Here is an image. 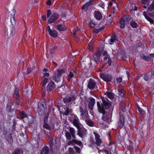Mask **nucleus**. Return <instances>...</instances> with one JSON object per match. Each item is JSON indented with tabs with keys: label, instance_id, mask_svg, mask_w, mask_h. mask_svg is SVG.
Instances as JSON below:
<instances>
[{
	"label": "nucleus",
	"instance_id": "338daca9",
	"mask_svg": "<svg viewBox=\"0 0 154 154\" xmlns=\"http://www.w3.org/2000/svg\"><path fill=\"white\" fill-rule=\"evenodd\" d=\"M137 7L136 6H135L134 8H131L130 10L131 12V13H132L133 12V11H136L137 10Z\"/></svg>",
	"mask_w": 154,
	"mask_h": 154
},
{
	"label": "nucleus",
	"instance_id": "393cba45",
	"mask_svg": "<svg viewBox=\"0 0 154 154\" xmlns=\"http://www.w3.org/2000/svg\"><path fill=\"white\" fill-rule=\"evenodd\" d=\"M88 25L90 28H96L100 26L99 24H96L93 20H91L88 23Z\"/></svg>",
	"mask_w": 154,
	"mask_h": 154
},
{
	"label": "nucleus",
	"instance_id": "774afa93",
	"mask_svg": "<svg viewBox=\"0 0 154 154\" xmlns=\"http://www.w3.org/2000/svg\"><path fill=\"white\" fill-rule=\"evenodd\" d=\"M80 98L82 100H84L86 99L85 96L84 95H80Z\"/></svg>",
	"mask_w": 154,
	"mask_h": 154
},
{
	"label": "nucleus",
	"instance_id": "c85d7f7f",
	"mask_svg": "<svg viewBox=\"0 0 154 154\" xmlns=\"http://www.w3.org/2000/svg\"><path fill=\"white\" fill-rule=\"evenodd\" d=\"M5 138L9 143L11 144L13 142V140L11 134H10Z\"/></svg>",
	"mask_w": 154,
	"mask_h": 154
},
{
	"label": "nucleus",
	"instance_id": "f3484780",
	"mask_svg": "<svg viewBox=\"0 0 154 154\" xmlns=\"http://www.w3.org/2000/svg\"><path fill=\"white\" fill-rule=\"evenodd\" d=\"M76 99V98L74 95H72L70 97H66L64 98L63 99V101L64 103H66L70 102L72 100H74Z\"/></svg>",
	"mask_w": 154,
	"mask_h": 154
},
{
	"label": "nucleus",
	"instance_id": "aec40b11",
	"mask_svg": "<svg viewBox=\"0 0 154 154\" xmlns=\"http://www.w3.org/2000/svg\"><path fill=\"white\" fill-rule=\"evenodd\" d=\"M119 26L121 29H124L125 26V15H124L123 17L120 18L119 21Z\"/></svg>",
	"mask_w": 154,
	"mask_h": 154
},
{
	"label": "nucleus",
	"instance_id": "2eb2a0df",
	"mask_svg": "<svg viewBox=\"0 0 154 154\" xmlns=\"http://www.w3.org/2000/svg\"><path fill=\"white\" fill-rule=\"evenodd\" d=\"M94 0H90L84 4L82 7V9L84 12L86 11L88 9L89 7L92 5Z\"/></svg>",
	"mask_w": 154,
	"mask_h": 154
},
{
	"label": "nucleus",
	"instance_id": "0e129e2a",
	"mask_svg": "<svg viewBox=\"0 0 154 154\" xmlns=\"http://www.w3.org/2000/svg\"><path fill=\"white\" fill-rule=\"evenodd\" d=\"M94 105L91 104H88V108L90 110H92L93 109V107Z\"/></svg>",
	"mask_w": 154,
	"mask_h": 154
},
{
	"label": "nucleus",
	"instance_id": "de8ad7c7",
	"mask_svg": "<svg viewBox=\"0 0 154 154\" xmlns=\"http://www.w3.org/2000/svg\"><path fill=\"white\" fill-rule=\"evenodd\" d=\"M48 79L47 78H45L43 81L42 85L43 87H45L46 85L48 82Z\"/></svg>",
	"mask_w": 154,
	"mask_h": 154
},
{
	"label": "nucleus",
	"instance_id": "0eeeda50",
	"mask_svg": "<svg viewBox=\"0 0 154 154\" xmlns=\"http://www.w3.org/2000/svg\"><path fill=\"white\" fill-rule=\"evenodd\" d=\"M113 110V109H110L109 110H108V111L106 112L107 113L106 115L105 114L102 116L103 120L106 122H111Z\"/></svg>",
	"mask_w": 154,
	"mask_h": 154
},
{
	"label": "nucleus",
	"instance_id": "a211bd4d",
	"mask_svg": "<svg viewBox=\"0 0 154 154\" xmlns=\"http://www.w3.org/2000/svg\"><path fill=\"white\" fill-rule=\"evenodd\" d=\"M76 75V73L75 72L74 70L73 69H71L68 75L67 80L68 82L71 81V79L74 77L75 75Z\"/></svg>",
	"mask_w": 154,
	"mask_h": 154
},
{
	"label": "nucleus",
	"instance_id": "f03ea898",
	"mask_svg": "<svg viewBox=\"0 0 154 154\" xmlns=\"http://www.w3.org/2000/svg\"><path fill=\"white\" fill-rule=\"evenodd\" d=\"M81 105L79 108V111L80 113V119L84 120L88 117L87 105L86 103H85L83 101L81 102Z\"/></svg>",
	"mask_w": 154,
	"mask_h": 154
},
{
	"label": "nucleus",
	"instance_id": "7c9ffc66",
	"mask_svg": "<svg viewBox=\"0 0 154 154\" xmlns=\"http://www.w3.org/2000/svg\"><path fill=\"white\" fill-rule=\"evenodd\" d=\"M105 28V26L100 27L98 29H95L93 30V32L94 33L97 34L103 30Z\"/></svg>",
	"mask_w": 154,
	"mask_h": 154
},
{
	"label": "nucleus",
	"instance_id": "4be33fe9",
	"mask_svg": "<svg viewBox=\"0 0 154 154\" xmlns=\"http://www.w3.org/2000/svg\"><path fill=\"white\" fill-rule=\"evenodd\" d=\"M56 28L60 31H65L67 30V27L65 25L58 24L56 26Z\"/></svg>",
	"mask_w": 154,
	"mask_h": 154
},
{
	"label": "nucleus",
	"instance_id": "58836bf2",
	"mask_svg": "<svg viewBox=\"0 0 154 154\" xmlns=\"http://www.w3.org/2000/svg\"><path fill=\"white\" fill-rule=\"evenodd\" d=\"M13 97L14 98V102L18 104L20 102L19 99V95H14L13 96Z\"/></svg>",
	"mask_w": 154,
	"mask_h": 154
},
{
	"label": "nucleus",
	"instance_id": "13d9d810",
	"mask_svg": "<svg viewBox=\"0 0 154 154\" xmlns=\"http://www.w3.org/2000/svg\"><path fill=\"white\" fill-rule=\"evenodd\" d=\"M69 154H74L75 152L72 148L70 147L69 149Z\"/></svg>",
	"mask_w": 154,
	"mask_h": 154
},
{
	"label": "nucleus",
	"instance_id": "72a5a7b5",
	"mask_svg": "<svg viewBox=\"0 0 154 154\" xmlns=\"http://www.w3.org/2000/svg\"><path fill=\"white\" fill-rule=\"evenodd\" d=\"M57 48V46H55L52 47L50 51V55H53L54 54L55 52V51Z\"/></svg>",
	"mask_w": 154,
	"mask_h": 154
},
{
	"label": "nucleus",
	"instance_id": "1a4fd4ad",
	"mask_svg": "<svg viewBox=\"0 0 154 154\" xmlns=\"http://www.w3.org/2000/svg\"><path fill=\"white\" fill-rule=\"evenodd\" d=\"M96 87H97L95 81L92 79H89L88 84L87 87L90 90H92L95 88Z\"/></svg>",
	"mask_w": 154,
	"mask_h": 154
},
{
	"label": "nucleus",
	"instance_id": "9d476101",
	"mask_svg": "<svg viewBox=\"0 0 154 154\" xmlns=\"http://www.w3.org/2000/svg\"><path fill=\"white\" fill-rule=\"evenodd\" d=\"M97 111L100 113L102 114L103 115H105L106 112L105 110V107L100 104L99 102H97Z\"/></svg>",
	"mask_w": 154,
	"mask_h": 154
},
{
	"label": "nucleus",
	"instance_id": "bb28decb",
	"mask_svg": "<svg viewBox=\"0 0 154 154\" xmlns=\"http://www.w3.org/2000/svg\"><path fill=\"white\" fill-rule=\"evenodd\" d=\"M104 60L105 62H107L109 66L111 65L112 60L109 55L107 54L106 56L104 58Z\"/></svg>",
	"mask_w": 154,
	"mask_h": 154
},
{
	"label": "nucleus",
	"instance_id": "8fccbe9b",
	"mask_svg": "<svg viewBox=\"0 0 154 154\" xmlns=\"http://www.w3.org/2000/svg\"><path fill=\"white\" fill-rule=\"evenodd\" d=\"M14 95H19V89L18 88H16L15 89V91L14 92L13 96Z\"/></svg>",
	"mask_w": 154,
	"mask_h": 154
},
{
	"label": "nucleus",
	"instance_id": "a878e982",
	"mask_svg": "<svg viewBox=\"0 0 154 154\" xmlns=\"http://www.w3.org/2000/svg\"><path fill=\"white\" fill-rule=\"evenodd\" d=\"M48 33L51 36L54 38L57 37L58 35V32L55 30H51Z\"/></svg>",
	"mask_w": 154,
	"mask_h": 154
},
{
	"label": "nucleus",
	"instance_id": "6e6552de",
	"mask_svg": "<svg viewBox=\"0 0 154 154\" xmlns=\"http://www.w3.org/2000/svg\"><path fill=\"white\" fill-rule=\"evenodd\" d=\"M56 85L54 82L52 80L49 82L46 86V90L48 92L53 91L56 88Z\"/></svg>",
	"mask_w": 154,
	"mask_h": 154
},
{
	"label": "nucleus",
	"instance_id": "dca6fc26",
	"mask_svg": "<svg viewBox=\"0 0 154 154\" xmlns=\"http://www.w3.org/2000/svg\"><path fill=\"white\" fill-rule=\"evenodd\" d=\"M82 127H80L77 128L78 129L77 135L82 138H83V136L84 135V133L85 132V133L87 131V130L85 129L82 130Z\"/></svg>",
	"mask_w": 154,
	"mask_h": 154
},
{
	"label": "nucleus",
	"instance_id": "f257e3e1",
	"mask_svg": "<svg viewBox=\"0 0 154 154\" xmlns=\"http://www.w3.org/2000/svg\"><path fill=\"white\" fill-rule=\"evenodd\" d=\"M65 136L67 140H70L72 137L73 139L74 143L78 145L79 146H80L82 144V143L81 141L75 139L76 138L75 131L74 128L70 127L69 132L66 131L65 134Z\"/></svg>",
	"mask_w": 154,
	"mask_h": 154
},
{
	"label": "nucleus",
	"instance_id": "a18cd8bd",
	"mask_svg": "<svg viewBox=\"0 0 154 154\" xmlns=\"http://www.w3.org/2000/svg\"><path fill=\"white\" fill-rule=\"evenodd\" d=\"M131 26L134 28H135L137 26V23L133 20H131L130 23Z\"/></svg>",
	"mask_w": 154,
	"mask_h": 154
},
{
	"label": "nucleus",
	"instance_id": "37998d69",
	"mask_svg": "<svg viewBox=\"0 0 154 154\" xmlns=\"http://www.w3.org/2000/svg\"><path fill=\"white\" fill-rule=\"evenodd\" d=\"M148 9L150 11H152L154 9V1L152 2L151 5L149 6Z\"/></svg>",
	"mask_w": 154,
	"mask_h": 154
},
{
	"label": "nucleus",
	"instance_id": "b1692460",
	"mask_svg": "<svg viewBox=\"0 0 154 154\" xmlns=\"http://www.w3.org/2000/svg\"><path fill=\"white\" fill-rule=\"evenodd\" d=\"M49 149L47 146H44L41 151L40 154H49Z\"/></svg>",
	"mask_w": 154,
	"mask_h": 154
},
{
	"label": "nucleus",
	"instance_id": "a19ab883",
	"mask_svg": "<svg viewBox=\"0 0 154 154\" xmlns=\"http://www.w3.org/2000/svg\"><path fill=\"white\" fill-rule=\"evenodd\" d=\"M141 57L144 60L149 61L150 60V58L148 56H146L143 54H142L140 55Z\"/></svg>",
	"mask_w": 154,
	"mask_h": 154
},
{
	"label": "nucleus",
	"instance_id": "79ce46f5",
	"mask_svg": "<svg viewBox=\"0 0 154 154\" xmlns=\"http://www.w3.org/2000/svg\"><path fill=\"white\" fill-rule=\"evenodd\" d=\"M119 95L120 97H123L125 95V92H124V90L123 89H122L121 90H118Z\"/></svg>",
	"mask_w": 154,
	"mask_h": 154
},
{
	"label": "nucleus",
	"instance_id": "09e8293b",
	"mask_svg": "<svg viewBox=\"0 0 154 154\" xmlns=\"http://www.w3.org/2000/svg\"><path fill=\"white\" fill-rule=\"evenodd\" d=\"M89 146L92 147L93 148H94V147H96V148L98 149L97 147L95 145L94 142V141L93 140H92L91 141V142L90 143Z\"/></svg>",
	"mask_w": 154,
	"mask_h": 154
},
{
	"label": "nucleus",
	"instance_id": "6ab92c4d",
	"mask_svg": "<svg viewBox=\"0 0 154 154\" xmlns=\"http://www.w3.org/2000/svg\"><path fill=\"white\" fill-rule=\"evenodd\" d=\"M94 17L97 20H101L103 17L101 13L99 11H95Z\"/></svg>",
	"mask_w": 154,
	"mask_h": 154
},
{
	"label": "nucleus",
	"instance_id": "f704fd0d",
	"mask_svg": "<svg viewBox=\"0 0 154 154\" xmlns=\"http://www.w3.org/2000/svg\"><path fill=\"white\" fill-rule=\"evenodd\" d=\"M10 22L11 24L10 26H15L16 24V22L14 19V15H13L11 17H10Z\"/></svg>",
	"mask_w": 154,
	"mask_h": 154
},
{
	"label": "nucleus",
	"instance_id": "ea45409f",
	"mask_svg": "<svg viewBox=\"0 0 154 154\" xmlns=\"http://www.w3.org/2000/svg\"><path fill=\"white\" fill-rule=\"evenodd\" d=\"M87 124L89 126L93 127L94 126L93 122L90 120H86L85 121Z\"/></svg>",
	"mask_w": 154,
	"mask_h": 154
},
{
	"label": "nucleus",
	"instance_id": "4c0bfd02",
	"mask_svg": "<svg viewBox=\"0 0 154 154\" xmlns=\"http://www.w3.org/2000/svg\"><path fill=\"white\" fill-rule=\"evenodd\" d=\"M65 111L63 113V114L65 115H67L69 113L71 112V109H70L69 107H66L65 108Z\"/></svg>",
	"mask_w": 154,
	"mask_h": 154
},
{
	"label": "nucleus",
	"instance_id": "c756f323",
	"mask_svg": "<svg viewBox=\"0 0 154 154\" xmlns=\"http://www.w3.org/2000/svg\"><path fill=\"white\" fill-rule=\"evenodd\" d=\"M112 75L107 74L105 75L104 81L106 82H110L112 79Z\"/></svg>",
	"mask_w": 154,
	"mask_h": 154
},
{
	"label": "nucleus",
	"instance_id": "ddd939ff",
	"mask_svg": "<svg viewBox=\"0 0 154 154\" xmlns=\"http://www.w3.org/2000/svg\"><path fill=\"white\" fill-rule=\"evenodd\" d=\"M143 15L145 16V18L151 23L153 22V20L152 19L153 17V15L151 13H147L146 11L143 12Z\"/></svg>",
	"mask_w": 154,
	"mask_h": 154
},
{
	"label": "nucleus",
	"instance_id": "603ef678",
	"mask_svg": "<svg viewBox=\"0 0 154 154\" xmlns=\"http://www.w3.org/2000/svg\"><path fill=\"white\" fill-rule=\"evenodd\" d=\"M90 101L88 103L94 105L95 103V100L93 97H90L89 98Z\"/></svg>",
	"mask_w": 154,
	"mask_h": 154
},
{
	"label": "nucleus",
	"instance_id": "c9c22d12",
	"mask_svg": "<svg viewBox=\"0 0 154 154\" xmlns=\"http://www.w3.org/2000/svg\"><path fill=\"white\" fill-rule=\"evenodd\" d=\"M106 94L107 96L109 98L112 99L114 98V96L112 92L107 91L106 93H105Z\"/></svg>",
	"mask_w": 154,
	"mask_h": 154
},
{
	"label": "nucleus",
	"instance_id": "69168bd1",
	"mask_svg": "<svg viewBox=\"0 0 154 154\" xmlns=\"http://www.w3.org/2000/svg\"><path fill=\"white\" fill-rule=\"evenodd\" d=\"M122 78L120 77L119 78H117L116 80L118 83H120L122 82Z\"/></svg>",
	"mask_w": 154,
	"mask_h": 154
},
{
	"label": "nucleus",
	"instance_id": "e2e57ef3",
	"mask_svg": "<svg viewBox=\"0 0 154 154\" xmlns=\"http://www.w3.org/2000/svg\"><path fill=\"white\" fill-rule=\"evenodd\" d=\"M109 146H112V147H114L115 148L116 146V143L115 142L113 143L112 142H109V144H108Z\"/></svg>",
	"mask_w": 154,
	"mask_h": 154
},
{
	"label": "nucleus",
	"instance_id": "3c124183",
	"mask_svg": "<svg viewBox=\"0 0 154 154\" xmlns=\"http://www.w3.org/2000/svg\"><path fill=\"white\" fill-rule=\"evenodd\" d=\"M132 18L131 17L128 15H126V20L127 21H130L131 20H132Z\"/></svg>",
	"mask_w": 154,
	"mask_h": 154
},
{
	"label": "nucleus",
	"instance_id": "412c9836",
	"mask_svg": "<svg viewBox=\"0 0 154 154\" xmlns=\"http://www.w3.org/2000/svg\"><path fill=\"white\" fill-rule=\"evenodd\" d=\"M61 77L57 74V72L54 73L53 76L52 77V80H54L57 83L60 82L61 80Z\"/></svg>",
	"mask_w": 154,
	"mask_h": 154
},
{
	"label": "nucleus",
	"instance_id": "9b49d317",
	"mask_svg": "<svg viewBox=\"0 0 154 154\" xmlns=\"http://www.w3.org/2000/svg\"><path fill=\"white\" fill-rule=\"evenodd\" d=\"M58 14L55 13L50 16L48 20V22L49 23H51L56 21L58 18Z\"/></svg>",
	"mask_w": 154,
	"mask_h": 154
},
{
	"label": "nucleus",
	"instance_id": "7ed1b4c3",
	"mask_svg": "<svg viewBox=\"0 0 154 154\" xmlns=\"http://www.w3.org/2000/svg\"><path fill=\"white\" fill-rule=\"evenodd\" d=\"M47 108V103L44 100L39 102L38 105L37 112L40 115H42L44 113Z\"/></svg>",
	"mask_w": 154,
	"mask_h": 154
},
{
	"label": "nucleus",
	"instance_id": "cd10ccee",
	"mask_svg": "<svg viewBox=\"0 0 154 154\" xmlns=\"http://www.w3.org/2000/svg\"><path fill=\"white\" fill-rule=\"evenodd\" d=\"M67 70L66 68H63L62 69H58L57 70V74L61 77V75L65 73L66 71Z\"/></svg>",
	"mask_w": 154,
	"mask_h": 154
},
{
	"label": "nucleus",
	"instance_id": "2f4dec72",
	"mask_svg": "<svg viewBox=\"0 0 154 154\" xmlns=\"http://www.w3.org/2000/svg\"><path fill=\"white\" fill-rule=\"evenodd\" d=\"M151 78L149 72L145 74L143 76L144 80L146 82L148 81Z\"/></svg>",
	"mask_w": 154,
	"mask_h": 154
},
{
	"label": "nucleus",
	"instance_id": "473e14b6",
	"mask_svg": "<svg viewBox=\"0 0 154 154\" xmlns=\"http://www.w3.org/2000/svg\"><path fill=\"white\" fill-rule=\"evenodd\" d=\"M19 114L21 118L22 119L28 117L27 115L24 111H20Z\"/></svg>",
	"mask_w": 154,
	"mask_h": 154
},
{
	"label": "nucleus",
	"instance_id": "052dcab7",
	"mask_svg": "<svg viewBox=\"0 0 154 154\" xmlns=\"http://www.w3.org/2000/svg\"><path fill=\"white\" fill-rule=\"evenodd\" d=\"M48 115H47L46 116H45V117L44 119V123H47L48 122Z\"/></svg>",
	"mask_w": 154,
	"mask_h": 154
},
{
	"label": "nucleus",
	"instance_id": "c03bdc74",
	"mask_svg": "<svg viewBox=\"0 0 154 154\" xmlns=\"http://www.w3.org/2000/svg\"><path fill=\"white\" fill-rule=\"evenodd\" d=\"M117 37V35H113L111 37V38L110 39V41L111 43L114 42L116 40Z\"/></svg>",
	"mask_w": 154,
	"mask_h": 154
},
{
	"label": "nucleus",
	"instance_id": "e433bc0d",
	"mask_svg": "<svg viewBox=\"0 0 154 154\" xmlns=\"http://www.w3.org/2000/svg\"><path fill=\"white\" fill-rule=\"evenodd\" d=\"M43 127L44 128L46 129L47 130H51V127L48 124V122L44 123Z\"/></svg>",
	"mask_w": 154,
	"mask_h": 154
},
{
	"label": "nucleus",
	"instance_id": "6e6d98bb",
	"mask_svg": "<svg viewBox=\"0 0 154 154\" xmlns=\"http://www.w3.org/2000/svg\"><path fill=\"white\" fill-rule=\"evenodd\" d=\"M142 3L144 5H148L149 2V0H141Z\"/></svg>",
	"mask_w": 154,
	"mask_h": 154
},
{
	"label": "nucleus",
	"instance_id": "4d7b16f0",
	"mask_svg": "<svg viewBox=\"0 0 154 154\" xmlns=\"http://www.w3.org/2000/svg\"><path fill=\"white\" fill-rule=\"evenodd\" d=\"M51 14V12L50 9H48L47 11V17L48 18Z\"/></svg>",
	"mask_w": 154,
	"mask_h": 154
},
{
	"label": "nucleus",
	"instance_id": "680f3d73",
	"mask_svg": "<svg viewBox=\"0 0 154 154\" xmlns=\"http://www.w3.org/2000/svg\"><path fill=\"white\" fill-rule=\"evenodd\" d=\"M20 149L17 148L14 150V154H20Z\"/></svg>",
	"mask_w": 154,
	"mask_h": 154
},
{
	"label": "nucleus",
	"instance_id": "864d4df0",
	"mask_svg": "<svg viewBox=\"0 0 154 154\" xmlns=\"http://www.w3.org/2000/svg\"><path fill=\"white\" fill-rule=\"evenodd\" d=\"M105 3L102 1H100L98 4V5L102 8H104L105 6Z\"/></svg>",
	"mask_w": 154,
	"mask_h": 154
},
{
	"label": "nucleus",
	"instance_id": "5fc2aeb1",
	"mask_svg": "<svg viewBox=\"0 0 154 154\" xmlns=\"http://www.w3.org/2000/svg\"><path fill=\"white\" fill-rule=\"evenodd\" d=\"M94 133L95 135V140L100 139V136L99 134L97 133L96 132H94Z\"/></svg>",
	"mask_w": 154,
	"mask_h": 154
},
{
	"label": "nucleus",
	"instance_id": "39448f33",
	"mask_svg": "<svg viewBox=\"0 0 154 154\" xmlns=\"http://www.w3.org/2000/svg\"><path fill=\"white\" fill-rule=\"evenodd\" d=\"M5 35H7L8 38L11 39L14 35L15 26H10V27L9 29H7L6 28H5Z\"/></svg>",
	"mask_w": 154,
	"mask_h": 154
},
{
	"label": "nucleus",
	"instance_id": "4468645a",
	"mask_svg": "<svg viewBox=\"0 0 154 154\" xmlns=\"http://www.w3.org/2000/svg\"><path fill=\"white\" fill-rule=\"evenodd\" d=\"M119 114L120 119L118 122V124L120 127H123L125 123V118L124 114L122 112H120Z\"/></svg>",
	"mask_w": 154,
	"mask_h": 154
},
{
	"label": "nucleus",
	"instance_id": "423d86ee",
	"mask_svg": "<svg viewBox=\"0 0 154 154\" xmlns=\"http://www.w3.org/2000/svg\"><path fill=\"white\" fill-rule=\"evenodd\" d=\"M101 99L103 103L101 104L105 107L106 109H108V110H109L110 109H113L111 107L112 103V102L106 98L103 97H101Z\"/></svg>",
	"mask_w": 154,
	"mask_h": 154
},
{
	"label": "nucleus",
	"instance_id": "5701e85b",
	"mask_svg": "<svg viewBox=\"0 0 154 154\" xmlns=\"http://www.w3.org/2000/svg\"><path fill=\"white\" fill-rule=\"evenodd\" d=\"M13 104H11L10 102H8L6 105V110L8 113H11L14 111V109L12 107Z\"/></svg>",
	"mask_w": 154,
	"mask_h": 154
},
{
	"label": "nucleus",
	"instance_id": "bf43d9fd",
	"mask_svg": "<svg viewBox=\"0 0 154 154\" xmlns=\"http://www.w3.org/2000/svg\"><path fill=\"white\" fill-rule=\"evenodd\" d=\"M138 110L140 112V113L141 115V116L143 115V110L139 107H137Z\"/></svg>",
	"mask_w": 154,
	"mask_h": 154
},
{
	"label": "nucleus",
	"instance_id": "20e7f679",
	"mask_svg": "<svg viewBox=\"0 0 154 154\" xmlns=\"http://www.w3.org/2000/svg\"><path fill=\"white\" fill-rule=\"evenodd\" d=\"M103 53V51L99 50L96 53L93 54V59L91 60V65L92 66H97L98 62L99 61L100 57Z\"/></svg>",
	"mask_w": 154,
	"mask_h": 154
},
{
	"label": "nucleus",
	"instance_id": "49530a36",
	"mask_svg": "<svg viewBox=\"0 0 154 154\" xmlns=\"http://www.w3.org/2000/svg\"><path fill=\"white\" fill-rule=\"evenodd\" d=\"M95 140V144L97 146H100L103 142L102 141V140L101 139L96 140Z\"/></svg>",
	"mask_w": 154,
	"mask_h": 154
},
{
	"label": "nucleus",
	"instance_id": "f8f14e48",
	"mask_svg": "<svg viewBox=\"0 0 154 154\" xmlns=\"http://www.w3.org/2000/svg\"><path fill=\"white\" fill-rule=\"evenodd\" d=\"M72 123L77 128L80 127H83L80 122L79 119L76 116H75L74 118L73 119Z\"/></svg>",
	"mask_w": 154,
	"mask_h": 154
}]
</instances>
